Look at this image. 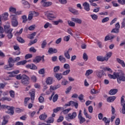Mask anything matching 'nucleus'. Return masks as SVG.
I'll return each instance as SVG.
<instances>
[{
  "label": "nucleus",
  "instance_id": "7ed1b4c3",
  "mask_svg": "<svg viewBox=\"0 0 125 125\" xmlns=\"http://www.w3.org/2000/svg\"><path fill=\"white\" fill-rule=\"evenodd\" d=\"M11 25L13 27H17L18 26V17L13 14L10 15Z\"/></svg>",
  "mask_w": 125,
  "mask_h": 125
},
{
  "label": "nucleus",
  "instance_id": "0e129e2a",
  "mask_svg": "<svg viewBox=\"0 0 125 125\" xmlns=\"http://www.w3.org/2000/svg\"><path fill=\"white\" fill-rule=\"evenodd\" d=\"M91 18L93 19V20L96 21L97 18H98V16L96 15V14H92L90 15Z\"/></svg>",
  "mask_w": 125,
  "mask_h": 125
},
{
  "label": "nucleus",
  "instance_id": "8fccbe9b",
  "mask_svg": "<svg viewBox=\"0 0 125 125\" xmlns=\"http://www.w3.org/2000/svg\"><path fill=\"white\" fill-rule=\"evenodd\" d=\"M96 43L100 48H102L103 47V44H102V42L98 41H97Z\"/></svg>",
  "mask_w": 125,
  "mask_h": 125
},
{
  "label": "nucleus",
  "instance_id": "3c124183",
  "mask_svg": "<svg viewBox=\"0 0 125 125\" xmlns=\"http://www.w3.org/2000/svg\"><path fill=\"white\" fill-rule=\"evenodd\" d=\"M69 83V82L68 81L64 79L62 81L61 84L62 85H67Z\"/></svg>",
  "mask_w": 125,
  "mask_h": 125
},
{
  "label": "nucleus",
  "instance_id": "aec40b11",
  "mask_svg": "<svg viewBox=\"0 0 125 125\" xmlns=\"http://www.w3.org/2000/svg\"><path fill=\"white\" fill-rule=\"evenodd\" d=\"M116 98H117V97H116V96H114L108 97L106 99V101L107 102H109V103H111L112 102H114V101H115V100H116Z\"/></svg>",
  "mask_w": 125,
  "mask_h": 125
},
{
  "label": "nucleus",
  "instance_id": "864d4df0",
  "mask_svg": "<svg viewBox=\"0 0 125 125\" xmlns=\"http://www.w3.org/2000/svg\"><path fill=\"white\" fill-rule=\"evenodd\" d=\"M10 97H12V98H14L15 97V92L13 90H11L9 92Z\"/></svg>",
  "mask_w": 125,
  "mask_h": 125
},
{
  "label": "nucleus",
  "instance_id": "5fc2aeb1",
  "mask_svg": "<svg viewBox=\"0 0 125 125\" xmlns=\"http://www.w3.org/2000/svg\"><path fill=\"white\" fill-rule=\"evenodd\" d=\"M60 70V66H56L54 67V73H57Z\"/></svg>",
  "mask_w": 125,
  "mask_h": 125
},
{
  "label": "nucleus",
  "instance_id": "a878e982",
  "mask_svg": "<svg viewBox=\"0 0 125 125\" xmlns=\"http://www.w3.org/2000/svg\"><path fill=\"white\" fill-rule=\"evenodd\" d=\"M53 83V78L51 77H48L46 78V83H47V84L50 85V84H52Z\"/></svg>",
  "mask_w": 125,
  "mask_h": 125
},
{
  "label": "nucleus",
  "instance_id": "20e7f679",
  "mask_svg": "<svg viewBox=\"0 0 125 125\" xmlns=\"http://www.w3.org/2000/svg\"><path fill=\"white\" fill-rule=\"evenodd\" d=\"M76 117H77V112H74L72 114L69 113L67 115H66L65 119L68 122H70L71 120H74V119H76Z\"/></svg>",
  "mask_w": 125,
  "mask_h": 125
},
{
  "label": "nucleus",
  "instance_id": "f3484780",
  "mask_svg": "<svg viewBox=\"0 0 125 125\" xmlns=\"http://www.w3.org/2000/svg\"><path fill=\"white\" fill-rule=\"evenodd\" d=\"M19 70H17L11 72H8V74H10L9 77H10V78H13V77H15L17 74H19Z\"/></svg>",
  "mask_w": 125,
  "mask_h": 125
},
{
  "label": "nucleus",
  "instance_id": "e2e57ef3",
  "mask_svg": "<svg viewBox=\"0 0 125 125\" xmlns=\"http://www.w3.org/2000/svg\"><path fill=\"white\" fill-rule=\"evenodd\" d=\"M35 27L36 25L33 24L28 27V30L29 31H34V30H35Z\"/></svg>",
  "mask_w": 125,
  "mask_h": 125
},
{
  "label": "nucleus",
  "instance_id": "ea45409f",
  "mask_svg": "<svg viewBox=\"0 0 125 125\" xmlns=\"http://www.w3.org/2000/svg\"><path fill=\"white\" fill-rule=\"evenodd\" d=\"M84 97V96H83V95L81 94L79 95L78 99H79L80 101H81V102H82V103L85 102V100L83 99Z\"/></svg>",
  "mask_w": 125,
  "mask_h": 125
},
{
  "label": "nucleus",
  "instance_id": "ddd939ff",
  "mask_svg": "<svg viewBox=\"0 0 125 125\" xmlns=\"http://www.w3.org/2000/svg\"><path fill=\"white\" fill-rule=\"evenodd\" d=\"M35 93H36V90L35 89H32L29 91V94L31 96V99L32 102L35 100Z\"/></svg>",
  "mask_w": 125,
  "mask_h": 125
},
{
  "label": "nucleus",
  "instance_id": "f704fd0d",
  "mask_svg": "<svg viewBox=\"0 0 125 125\" xmlns=\"http://www.w3.org/2000/svg\"><path fill=\"white\" fill-rule=\"evenodd\" d=\"M26 63H27V61L23 60V61H21L18 62L16 64V65L17 66H20L21 65H25V64H26Z\"/></svg>",
  "mask_w": 125,
  "mask_h": 125
},
{
  "label": "nucleus",
  "instance_id": "c9c22d12",
  "mask_svg": "<svg viewBox=\"0 0 125 125\" xmlns=\"http://www.w3.org/2000/svg\"><path fill=\"white\" fill-rule=\"evenodd\" d=\"M64 110L63 107H57L56 108H55L53 109L54 113H57V112H59V111H63Z\"/></svg>",
  "mask_w": 125,
  "mask_h": 125
},
{
  "label": "nucleus",
  "instance_id": "b1692460",
  "mask_svg": "<svg viewBox=\"0 0 125 125\" xmlns=\"http://www.w3.org/2000/svg\"><path fill=\"white\" fill-rule=\"evenodd\" d=\"M21 2L22 4L23 5H26V6L25 7L26 8H30V3L28 2L27 1H26V0H22L21 1Z\"/></svg>",
  "mask_w": 125,
  "mask_h": 125
},
{
  "label": "nucleus",
  "instance_id": "1a4fd4ad",
  "mask_svg": "<svg viewBox=\"0 0 125 125\" xmlns=\"http://www.w3.org/2000/svg\"><path fill=\"white\" fill-rule=\"evenodd\" d=\"M8 62L9 63V65H5L4 66V69L10 71V70H12V67H13V66H14V64L12 63L11 62H9V60H8Z\"/></svg>",
  "mask_w": 125,
  "mask_h": 125
},
{
  "label": "nucleus",
  "instance_id": "58836bf2",
  "mask_svg": "<svg viewBox=\"0 0 125 125\" xmlns=\"http://www.w3.org/2000/svg\"><path fill=\"white\" fill-rule=\"evenodd\" d=\"M46 118H47V115L45 113L41 115L39 117V119H40L41 120H45Z\"/></svg>",
  "mask_w": 125,
  "mask_h": 125
},
{
  "label": "nucleus",
  "instance_id": "6ab92c4d",
  "mask_svg": "<svg viewBox=\"0 0 125 125\" xmlns=\"http://www.w3.org/2000/svg\"><path fill=\"white\" fill-rule=\"evenodd\" d=\"M20 57H18L15 59H13L12 58H9V62H11L13 64V63H15V62H18L20 61Z\"/></svg>",
  "mask_w": 125,
  "mask_h": 125
},
{
  "label": "nucleus",
  "instance_id": "cd10ccee",
  "mask_svg": "<svg viewBox=\"0 0 125 125\" xmlns=\"http://www.w3.org/2000/svg\"><path fill=\"white\" fill-rule=\"evenodd\" d=\"M100 69H102L104 71H107V72H109V73H112L113 72V71L112 70V69L109 67L101 66L100 67Z\"/></svg>",
  "mask_w": 125,
  "mask_h": 125
},
{
  "label": "nucleus",
  "instance_id": "6e6552de",
  "mask_svg": "<svg viewBox=\"0 0 125 125\" xmlns=\"http://www.w3.org/2000/svg\"><path fill=\"white\" fill-rule=\"evenodd\" d=\"M42 3L43 6L45 7H48V6H50L52 5V2L47 1L46 0H42Z\"/></svg>",
  "mask_w": 125,
  "mask_h": 125
},
{
  "label": "nucleus",
  "instance_id": "37998d69",
  "mask_svg": "<svg viewBox=\"0 0 125 125\" xmlns=\"http://www.w3.org/2000/svg\"><path fill=\"white\" fill-rule=\"evenodd\" d=\"M41 60H42V58L41 57H37L34 60H33V62L35 63H39Z\"/></svg>",
  "mask_w": 125,
  "mask_h": 125
},
{
  "label": "nucleus",
  "instance_id": "052dcab7",
  "mask_svg": "<svg viewBox=\"0 0 125 125\" xmlns=\"http://www.w3.org/2000/svg\"><path fill=\"white\" fill-rule=\"evenodd\" d=\"M63 68L65 70H70V65L68 63H65L63 65Z\"/></svg>",
  "mask_w": 125,
  "mask_h": 125
},
{
  "label": "nucleus",
  "instance_id": "79ce46f5",
  "mask_svg": "<svg viewBox=\"0 0 125 125\" xmlns=\"http://www.w3.org/2000/svg\"><path fill=\"white\" fill-rule=\"evenodd\" d=\"M30 100V98L27 97L24 99V105L25 107L28 106V104H29V101Z\"/></svg>",
  "mask_w": 125,
  "mask_h": 125
},
{
  "label": "nucleus",
  "instance_id": "f257e3e1",
  "mask_svg": "<svg viewBox=\"0 0 125 125\" xmlns=\"http://www.w3.org/2000/svg\"><path fill=\"white\" fill-rule=\"evenodd\" d=\"M116 79L118 83H121V82H125V75L123 70H120L117 72Z\"/></svg>",
  "mask_w": 125,
  "mask_h": 125
},
{
  "label": "nucleus",
  "instance_id": "09e8293b",
  "mask_svg": "<svg viewBox=\"0 0 125 125\" xmlns=\"http://www.w3.org/2000/svg\"><path fill=\"white\" fill-rule=\"evenodd\" d=\"M36 34H37V33L34 32L32 34L29 35L28 36L29 39H30V40H32V39H34V38H35V37L36 36Z\"/></svg>",
  "mask_w": 125,
  "mask_h": 125
},
{
  "label": "nucleus",
  "instance_id": "de8ad7c7",
  "mask_svg": "<svg viewBox=\"0 0 125 125\" xmlns=\"http://www.w3.org/2000/svg\"><path fill=\"white\" fill-rule=\"evenodd\" d=\"M70 39H71V36H65L63 38V41H64V42H69V41H70Z\"/></svg>",
  "mask_w": 125,
  "mask_h": 125
},
{
  "label": "nucleus",
  "instance_id": "c756f323",
  "mask_svg": "<svg viewBox=\"0 0 125 125\" xmlns=\"http://www.w3.org/2000/svg\"><path fill=\"white\" fill-rule=\"evenodd\" d=\"M97 61H99L101 62H103L104 61H106V60L105 59V57L101 56H98L97 57Z\"/></svg>",
  "mask_w": 125,
  "mask_h": 125
},
{
  "label": "nucleus",
  "instance_id": "e433bc0d",
  "mask_svg": "<svg viewBox=\"0 0 125 125\" xmlns=\"http://www.w3.org/2000/svg\"><path fill=\"white\" fill-rule=\"evenodd\" d=\"M92 73H93V70H92V69H88L86 70L85 75L86 76V77H88V76H89V75H91Z\"/></svg>",
  "mask_w": 125,
  "mask_h": 125
},
{
  "label": "nucleus",
  "instance_id": "4468645a",
  "mask_svg": "<svg viewBox=\"0 0 125 125\" xmlns=\"http://www.w3.org/2000/svg\"><path fill=\"white\" fill-rule=\"evenodd\" d=\"M25 67L27 69H30L31 70H37L38 69L37 66L33 63L27 64L25 65Z\"/></svg>",
  "mask_w": 125,
  "mask_h": 125
},
{
  "label": "nucleus",
  "instance_id": "473e14b6",
  "mask_svg": "<svg viewBox=\"0 0 125 125\" xmlns=\"http://www.w3.org/2000/svg\"><path fill=\"white\" fill-rule=\"evenodd\" d=\"M118 92V89H111L109 91V94H110V95H115V94H116V93H117Z\"/></svg>",
  "mask_w": 125,
  "mask_h": 125
},
{
  "label": "nucleus",
  "instance_id": "2eb2a0df",
  "mask_svg": "<svg viewBox=\"0 0 125 125\" xmlns=\"http://www.w3.org/2000/svg\"><path fill=\"white\" fill-rule=\"evenodd\" d=\"M8 13L5 12L3 14L0 15L1 18L2 19V21H6L8 19Z\"/></svg>",
  "mask_w": 125,
  "mask_h": 125
},
{
  "label": "nucleus",
  "instance_id": "4d7b16f0",
  "mask_svg": "<svg viewBox=\"0 0 125 125\" xmlns=\"http://www.w3.org/2000/svg\"><path fill=\"white\" fill-rule=\"evenodd\" d=\"M70 72H71V70L70 69L66 70L62 72V75H63V76H66V75H68Z\"/></svg>",
  "mask_w": 125,
  "mask_h": 125
},
{
  "label": "nucleus",
  "instance_id": "338daca9",
  "mask_svg": "<svg viewBox=\"0 0 125 125\" xmlns=\"http://www.w3.org/2000/svg\"><path fill=\"white\" fill-rule=\"evenodd\" d=\"M83 57L84 61H87V59H88V57L87 56V55L85 53H83Z\"/></svg>",
  "mask_w": 125,
  "mask_h": 125
},
{
  "label": "nucleus",
  "instance_id": "49530a36",
  "mask_svg": "<svg viewBox=\"0 0 125 125\" xmlns=\"http://www.w3.org/2000/svg\"><path fill=\"white\" fill-rule=\"evenodd\" d=\"M64 56L67 59H70L71 56H70V54H69V51H66L64 52Z\"/></svg>",
  "mask_w": 125,
  "mask_h": 125
},
{
  "label": "nucleus",
  "instance_id": "412c9836",
  "mask_svg": "<svg viewBox=\"0 0 125 125\" xmlns=\"http://www.w3.org/2000/svg\"><path fill=\"white\" fill-rule=\"evenodd\" d=\"M17 9L16 7H13V6H11L9 8V12L11 14V13H13V14H15L16 12Z\"/></svg>",
  "mask_w": 125,
  "mask_h": 125
},
{
  "label": "nucleus",
  "instance_id": "13d9d810",
  "mask_svg": "<svg viewBox=\"0 0 125 125\" xmlns=\"http://www.w3.org/2000/svg\"><path fill=\"white\" fill-rule=\"evenodd\" d=\"M22 11H16V12L15 13V14H13V15H16V16H18L19 15H21L22 14Z\"/></svg>",
  "mask_w": 125,
  "mask_h": 125
},
{
  "label": "nucleus",
  "instance_id": "774afa93",
  "mask_svg": "<svg viewBox=\"0 0 125 125\" xmlns=\"http://www.w3.org/2000/svg\"><path fill=\"white\" fill-rule=\"evenodd\" d=\"M45 71V70L44 69V68H42L39 70L38 73L39 74H40V75H43V74H44Z\"/></svg>",
  "mask_w": 125,
  "mask_h": 125
},
{
  "label": "nucleus",
  "instance_id": "4c0bfd02",
  "mask_svg": "<svg viewBox=\"0 0 125 125\" xmlns=\"http://www.w3.org/2000/svg\"><path fill=\"white\" fill-rule=\"evenodd\" d=\"M59 60L62 63H65L66 62V59L63 57V56H60L59 57Z\"/></svg>",
  "mask_w": 125,
  "mask_h": 125
},
{
  "label": "nucleus",
  "instance_id": "4be33fe9",
  "mask_svg": "<svg viewBox=\"0 0 125 125\" xmlns=\"http://www.w3.org/2000/svg\"><path fill=\"white\" fill-rule=\"evenodd\" d=\"M115 36L114 35L110 36L107 35L104 38V42H107V41H112V40L115 39Z\"/></svg>",
  "mask_w": 125,
  "mask_h": 125
},
{
  "label": "nucleus",
  "instance_id": "72a5a7b5",
  "mask_svg": "<svg viewBox=\"0 0 125 125\" xmlns=\"http://www.w3.org/2000/svg\"><path fill=\"white\" fill-rule=\"evenodd\" d=\"M55 78L58 80V81H60L63 76H62V74L61 73H57L55 75Z\"/></svg>",
  "mask_w": 125,
  "mask_h": 125
},
{
  "label": "nucleus",
  "instance_id": "f8f14e48",
  "mask_svg": "<svg viewBox=\"0 0 125 125\" xmlns=\"http://www.w3.org/2000/svg\"><path fill=\"white\" fill-rule=\"evenodd\" d=\"M78 118L80 120V124H83V123H84V122H85V119L82 116V110L79 111Z\"/></svg>",
  "mask_w": 125,
  "mask_h": 125
},
{
  "label": "nucleus",
  "instance_id": "0eeeda50",
  "mask_svg": "<svg viewBox=\"0 0 125 125\" xmlns=\"http://www.w3.org/2000/svg\"><path fill=\"white\" fill-rule=\"evenodd\" d=\"M95 74L97 78L99 79H101V78L104 76V71L101 70H97L95 71Z\"/></svg>",
  "mask_w": 125,
  "mask_h": 125
},
{
  "label": "nucleus",
  "instance_id": "39448f33",
  "mask_svg": "<svg viewBox=\"0 0 125 125\" xmlns=\"http://www.w3.org/2000/svg\"><path fill=\"white\" fill-rule=\"evenodd\" d=\"M29 81H30V78L27 75L23 74L21 76V83L23 84H28Z\"/></svg>",
  "mask_w": 125,
  "mask_h": 125
},
{
  "label": "nucleus",
  "instance_id": "603ef678",
  "mask_svg": "<svg viewBox=\"0 0 125 125\" xmlns=\"http://www.w3.org/2000/svg\"><path fill=\"white\" fill-rule=\"evenodd\" d=\"M0 100L1 101H5V100H7V101H11V98L7 97H3Z\"/></svg>",
  "mask_w": 125,
  "mask_h": 125
},
{
  "label": "nucleus",
  "instance_id": "bf43d9fd",
  "mask_svg": "<svg viewBox=\"0 0 125 125\" xmlns=\"http://www.w3.org/2000/svg\"><path fill=\"white\" fill-rule=\"evenodd\" d=\"M70 111H71V108H68L63 110L62 112L64 114V115H67V114H68Z\"/></svg>",
  "mask_w": 125,
  "mask_h": 125
},
{
  "label": "nucleus",
  "instance_id": "f03ea898",
  "mask_svg": "<svg viewBox=\"0 0 125 125\" xmlns=\"http://www.w3.org/2000/svg\"><path fill=\"white\" fill-rule=\"evenodd\" d=\"M44 15L49 20H53L57 18V14L55 12L47 11L44 12Z\"/></svg>",
  "mask_w": 125,
  "mask_h": 125
},
{
  "label": "nucleus",
  "instance_id": "423d86ee",
  "mask_svg": "<svg viewBox=\"0 0 125 125\" xmlns=\"http://www.w3.org/2000/svg\"><path fill=\"white\" fill-rule=\"evenodd\" d=\"M60 86H61V85L60 84H57L54 86H50V91H47L46 92V94H50V93L51 92V91H52V90H56V89H58V88H59Z\"/></svg>",
  "mask_w": 125,
  "mask_h": 125
},
{
  "label": "nucleus",
  "instance_id": "69168bd1",
  "mask_svg": "<svg viewBox=\"0 0 125 125\" xmlns=\"http://www.w3.org/2000/svg\"><path fill=\"white\" fill-rule=\"evenodd\" d=\"M22 21V23H26L27 22V16L23 15L21 17Z\"/></svg>",
  "mask_w": 125,
  "mask_h": 125
},
{
  "label": "nucleus",
  "instance_id": "c85d7f7f",
  "mask_svg": "<svg viewBox=\"0 0 125 125\" xmlns=\"http://www.w3.org/2000/svg\"><path fill=\"white\" fill-rule=\"evenodd\" d=\"M8 116H5L3 117V121L2 122V125H6L8 123Z\"/></svg>",
  "mask_w": 125,
  "mask_h": 125
},
{
  "label": "nucleus",
  "instance_id": "dca6fc26",
  "mask_svg": "<svg viewBox=\"0 0 125 125\" xmlns=\"http://www.w3.org/2000/svg\"><path fill=\"white\" fill-rule=\"evenodd\" d=\"M71 21L77 23V24H82L83 23V21L81 19L76 18H71Z\"/></svg>",
  "mask_w": 125,
  "mask_h": 125
},
{
  "label": "nucleus",
  "instance_id": "6e6d98bb",
  "mask_svg": "<svg viewBox=\"0 0 125 125\" xmlns=\"http://www.w3.org/2000/svg\"><path fill=\"white\" fill-rule=\"evenodd\" d=\"M33 17H34V16L33 15V14H32L31 12H29V14L28 15V19L29 21H31V20H32V19H33Z\"/></svg>",
  "mask_w": 125,
  "mask_h": 125
},
{
  "label": "nucleus",
  "instance_id": "c03bdc74",
  "mask_svg": "<svg viewBox=\"0 0 125 125\" xmlns=\"http://www.w3.org/2000/svg\"><path fill=\"white\" fill-rule=\"evenodd\" d=\"M67 23L70 27H75V26H76V23H75L73 21H68Z\"/></svg>",
  "mask_w": 125,
  "mask_h": 125
},
{
  "label": "nucleus",
  "instance_id": "393cba45",
  "mask_svg": "<svg viewBox=\"0 0 125 125\" xmlns=\"http://www.w3.org/2000/svg\"><path fill=\"white\" fill-rule=\"evenodd\" d=\"M62 23H63V20L62 19H59L57 21H53V24L55 26H57V25H59V24H62Z\"/></svg>",
  "mask_w": 125,
  "mask_h": 125
},
{
  "label": "nucleus",
  "instance_id": "a211bd4d",
  "mask_svg": "<svg viewBox=\"0 0 125 125\" xmlns=\"http://www.w3.org/2000/svg\"><path fill=\"white\" fill-rule=\"evenodd\" d=\"M84 9L86 10V11H89L90 10V8L89 6V3H88L87 2H85L83 4Z\"/></svg>",
  "mask_w": 125,
  "mask_h": 125
},
{
  "label": "nucleus",
  "instance_id": "680f3d73",
  "mask_svg": "<svg viewBox=\"0 0 125 125\" xmlns=\"http://www.w3.org/2000/svg\"><path fill=\"white\" fill-rule=\"evenodd\" d=\"M121 105H125V96H122L121 99Z\"/></svg>",
  "mask_w": 125,
  "mask_h": 125
},
{
  "label": "nucleus",
  "instance_id": "7c9ffc66",
  "mask_svg": "<svg viewBox=\"0 0 125 125\" xmlns=\"http://www.w3.org/2000/svg\"><path fill=\"white\" fill-rule=\"evenodd\" d=\"M48 53L50 54H53V53H57V50L55 48H49L48 49Z\"/></svg>",
  "mask_w": 125,
  "mask_h": 125
},
{
  "label": "nucleus",
  "instance_id": "5701e85b",
  "mask_svg": "<svg viewBox=\"0 0 125 125\" xmlns=\"http://www.w3.org/2000/svg\"><path fill=\"white\" fill-rule=\"evenodd\" d=\"M116 61H117V62H118V63H119V64H120V65H121V66L123 67V68H125V61L121 60L120 58H117L116 59Z\"/></svg>",
  "mask_w": 125,
  "mask_h": 125
},
{
  "label": "nucleus",
  "instance_id": "2f4dec72",
  "mask_svg": "<svg viewBox=\"0 0 125 125\" xmlns=\"http://www.w3.org/2000/svg\"><path fill=\"white\" fill-rule=\"evenodd\" d=\"M108 77L109 79H113V80H115L117 79V72H114L113 75L108 74Z\"/></svg>",
  "mask_w": 125,
  "mask_h": 125
},
{
  "label": "nucleus",
  "instance_id": "9d476101",
  "mask_svg": "<svg viewBox=\"0 0 125 125\" xmlns=\"http://www.w3.org/2000/svg\"><path fill=\"white\" fill-rule=\"evenodd\" d=\"M4 31L5 33H10L13 31V28H10V25L6 24L4 25Z\"/></svg>",
  "mask_w": 125,
  "mask_h": 125
},
{
  "label": "nucleus",
  "instance_id": "9b49d317",
  "mask_svg": "<svg viewBox=\"0 0 125 125\" xmlns=\"http://www.w3.org/2000/svg\"><path fill=\"white\" fill-rule=\"evenodd\" d=\"M6 110H7V111H6L7 114H9L10 115H13L14 114V107L13 106H8Z\"/></svg>",
  "mask_w": 125,
  "mask_h": 125
},
{
  "label": "nucleus",
  "instance_id": "a18cd8bd",
  "mask_svg": "<svg viewBox=\"0 0 125 125\" xmlns=\"http://www.w3.org/2000/svg\"><path fill=\"white\" fill-rule=\"evenodd\" d=\"M70 12H72V13H73V14H75L76 15L79 14V11L77 10H75L74 9H70Z\"/></svg>",
  "mask_w": 125,
  "mask_h": 125
},
{
  "label": "nucleus",
  "instance_id": "bb28decb",
  "mask_svg": "<svg viewBox=\"0 0 125 125\" xmlns=\"http://www.w3.org/2000/svg\"><path fill=\"white\" fill-rule=\"evenodd\" d=\"M112 54H113L112 52H108L107 53H106L104 57L106 62L109 60V59L111 58V56H112Z\"/></svg>",
  "mask_w": 125,
  "mask_h": 125
},
{
  "label": "nucleus",
  "instance_id": "a19ab883",
  "mask_svg": "<svg viewBox=\"0 0 125 125\" xmlns=\"http://www.w3.org/2000/svg\"><path fill=\"white\" fill-rule=\"evenodd\" d=\"M83 114H84V116H85L86 118H87L88 119H89V120H91V116L90 115H88V114H87V112H86L85 108L84 109Z\"/></svg>",
  "mask_w": 125,
  "mask_h": 125
}]
</instances>
